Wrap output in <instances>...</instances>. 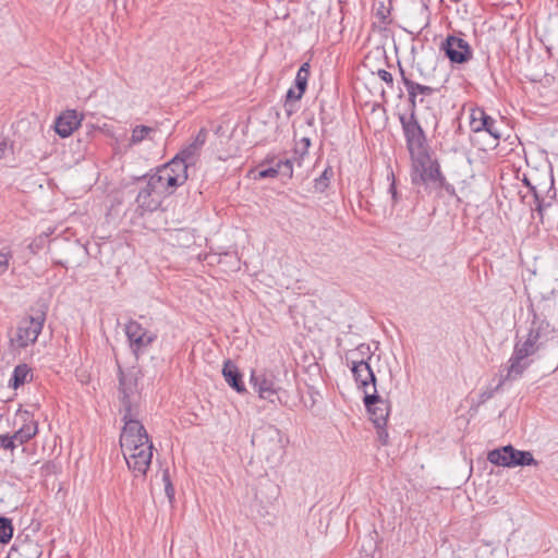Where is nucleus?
<instances>
[{
	"label": "nucleus",
	"instance_id": "nucleus-1",
	"mask_svg": "<svg viewBox=\"0 0 558 558\" xmlns=\"http://www.w3.org/2000/svg\"><path fill=\"white\" fill-rule=\"evenodd\" d=\"M410 157V177L413 185H428L433 183L447 191H453V187L447 183L446 178L442 175L439 162L430 157L428 150Z\"/></svg>",
	"mask_w": 558,
	"mask_h": 558
},
{
	"label": "nucleus",
	"instance_id": "nucleus-2",
	"mask_svg": "<svg viewBox=\"0 0 558 558\" xmlns=\"http://www.w3.org/2000/svg\"><path fill=\"white\" fill-rule=\"evenodd\" d=\"M373 353L371 352L369 345L362 343L351 352L350 357H347V360L350 361V368L354 380L359 389L364 392V396L372 393L374 388H376V376L369 365Z\"/></svg>",
	"mask_w": 558,
	"mask_h": 558
},
{
	"label": "nucleus",
	"instance_id": "nucleus-3",
	"mask_svg": "<svg viewBox=\"0 0 558 558\" xmlns=\"http://www.w3.org/2000/svg\"><path fill=\"white\" fill-rule=\"evenodd\" d=\"M122 421L124 423L120 435L122 453L135 451L144 446H153L144 425L137 420V414H123Z\"/></svg>",
	"mask_w": 558,
	"mask_h": 558
},
{
	"label": "nucleus",
	"instance_id": "nucleus-4",
	"mask_svg": "<svg viewBox=\"0 0 558 558\" xmlns=\"http://www.w3.org/2000/svg\"><path fill=\"white\" fill-rule=\"evenodd\" d=\"M250 385L259 399L267 400L271 403H274L276 399L279 400L278 393L282 390V387L280 386V379L275 369L267 367L251 369Z\"/></svg>",
	"mask_w": 558,
	"mask_h": 558
},
{
	"label": "nucleus",
	"instance_id": "nucleus-5",
	"mask_svg": "<svg viewBox=\"0 0 558 558\" xmlns=\"http://www.w3.org/2000/svg\"><path fill=\"white\" fill-rule=\"evenodd\" d=\"M46 320V314L40 312L35 316H26L17 324L15 333L10 337V345L14 350L25 349L34 344L40 335Z\"/></svg>",
	"mask_w": 558,
	"mask_h": 558
},
{
	"label": "nucleus",
	"instance_id": "nucleus-6",
	"mask_svg": "<svg viewBox=\"0 0 558 558\" xmlns=\"http://www.w3.org/2000/svg\"><path fill=\"white\" fill-rule=\"evenodd\" d=\"M252 444L264 452L266 460L282 456L286 446L281 430L270 424L260 426L254 432Z\"/></svg>",
	"mask_w": 558,
	"mask_h": 558
},
{
	"label": "nucleus",
	"instance_id": "nucleus-7",
	"mask_svg": "<svg viewBox=\"0 0 558 558\" xmlns=\"http://www.w3.org/2000/svg\"><path fill=\"white\" fill-rule=\"evenodd\" d=\"M542 348L529 333L524 341L514 344L513 352L508 360L506 378L518 379L530 366L529 356L534 355Z\"/></svg>",
	"mask_w": 558,
	"mask_h": 558
},
{
	"label": "nucleus",
	"instance_id": "nucleus-8",
	"mask_svg": "<svg viewBox=\"0 0 558 558\" xmlns=\"http://www.w3.org/2000/svg\"><path fill=\"white\" fill-rule=\"evenodd\" d=\"M141 372L135 367L125 371L119 368V392L123 414H136L134 408L140 398L138 381Z\"/></svg>",
	"mask_w": 558,
	"mask_h": 558
},
{
	"label": "nucleus",
	"instance_id": "nucleus-9",
	"mask_svg": "<svg viewBox=\"0 0 558 558\" xmlns=\"http://www.w3.org/2000/svg\"><path fill=\"white\" fill-rule=\"evenodd\" d=\"M487 460L492 464L504 468L538 465V461L534 459L531 451L515 449L512 445L490 450Z\"/></svg>",
	"mask_w": 558,
	"mask_h": 558
},
{
	"label": "nucleus",
	"instance_id": "nucleus-10",
	"mask_svg": "<svg viewBox=\"0 0 558 558\" xmlns=\"http://www.w3.org/2000/svg\"><path fill=\"white\" fill-rule=\"evenodd\" d=\"M400 123L410 156L427 151L426 136L416 119L415 112L411 111L408 117L400 116Z\"/></svg>",
	"mask_w": 558,
	"mask_h": 558
},
{
	"label": "nucleus",
	"instance_id": "nucleus-11",
	"mask_svg": "<svg viewBox=\"0 0 558 558\" xmlns=\"http://www.w3.org/2000/svg\"><path fill=\"white\" fill-rule=\"evenodd\" d=\"M124 332L130 350L136 357L144 354L157 339L156 332L146 329L134 319H130L124 325Z\"/></svg>",
	"mask_w": 558,
	"mask_h": 558
},
{
	"label": "nucleus",
	"instance_id": "nucleus-12",
	"mask_svg": "<svg viewBox=\"0 0 558 558\" xmlns=\"http://www.w3.org/2000/svg\"><path fill=\"white\" fill-rule=\"evenodd\" d=\"M147 180L145 175L138 179L137 181V196L135 198V203L137 206V210L141 215L145 213H153L157 210L165 198V196L156 190L155 186Z\"/></svg>",
	"mask_w": 558,
	"mask_h": 558
},
{
	"label": "nucleus",
	"instance_id": "nucleus-13",
	"mask_svg": "<svg viewBox=\"0 0 558 558\" xmlns=\"http://www.w3.org/2000/svg\"><path fill=\"white\" fill-rule=\"evenodd\" d=\"M551 304L547 299L543 305L542 314L533 313L529 335L542 347L558 336V330L547 320L545 312H550Z\"/></svg>",
	"mask_w": 558,
	"mask_h": 558
},
{
	"label": "nucleus",
	"instance_id": "nucleus-14",
	"mask_svg": "<svg viewBox=\"0 0 558 558\" xmlns=\"http://www.w3.org/2000/svg\"><path fill=\"white\" fill-rule=\"evenodd\" d=\"M470 128L476 134L487 133L492 137L490 148L498 146L501 132L497 126V121L488 116L484 109L476 108L471 111Z\"/></svg>",
	"mask_w": 558,
	"mask_h": 558
},
{
	"label": "nucleus",
	"instance_id": "nucleus-15",
	"mask_svg": "<svg viewBox=\"0 0 558 558\" xmlns=\"http://www.w3.org/2000/svg\"><path fill=\"white\" fill-rule=\"evenodd\" d=\"M364 405L375 427H386L390 415V402L381 398L377 388L363 398Z\"/></svg>",
	"mask_w": 558,
	"mask_h": 558
},
{
	"label": "nucleus",
	"instance_id": "nucleus-16",
	"mask_svg": "<svg viewBox=\"0 0 558 558\" xmlns=\"http://www.w3.org/2000/svg\"><path fill=\"white\" fill-rule=\"evenodd\" d=\"M401 81L404 84L411 111L415 112L417 104H423L426 97L438 93L439 89L433 86L423 85L410 78L404 70L400 68Z\"/></svg>",
	"mask_w": 558,
	"mask_h": 558
},
{
	"label": "nucleus",
	"instance_id": "nucleus-17",
	"mask_svg": "<svg viewBox=\"0 0 558 558\" xmlns=\"http://www.w3.org/2000/svg\"><path fill=\"white\" fill-rule=\"evenodd\" d=\"M154 446H144L135 451L123 453L126 464L133 473L144 476L149 469L153 459Z\"/></svg>",
	"mask_w": 558,
	"mask_h": 558
},
{
	"label": "nucleus",
	"instance_id": "nucleus-18",
	"mask_svg": "<svg viewBox=\"0 0 558 558\" xmlns=\"http://www.w3.org/2000/svg\"><path fill=\"white\" fill-rule=\"evenodd\" d=\"M444 50L452 63H465L472 57L470 45L462 38L449 36L444 44Z\"/></svg>",
	"mask_w": 558,
	"mask_h": 558
},
{
	"label": "nucleus",
	"instance_id": "nucleus-19",
	"mask_svg": "<svg viewBox=\"0 0 558 558\" xmlns=\"http://www.w3.org/2000/svg\"><path fill=\"white\" fill-rule=\"evenodd\" d=\"M82 116L76 110H65L56 120L54 130L61 137L70 136L80 125Z\"/></svg>",
	"mask_w": 558,
	"mask_h": 558
},
{
	"label": "nucleus",
	"instance_id": "nucleus-20",
	"mask_svg": "<svg viewBox=\"0 0 558 558\" xmlns=\"http://www.w3.org/2000/svg\"><path fill=\"white\" fill-rule=\"evenodd\" d=\"M19 418L22 421V425L12 437L14 442L17 441L20 445H23L36 436L38 433V423L27 411L20 413Z\"/></svg>",
	"mask_w": 558,
	"mask_h": 558
},
{
	"label": "nucleus",
	"instance_id": "nucleus-21",
	"mask_svg": "<svg viewBox=\"0 0 558 558\" xmlns=\"http://www.w3.org/2000/svg\"><path fill=\"white\" fill-rule=\"evenodd\" d=\"M147 180L160 192L165 197L171 195L178 186L171 184L172 178L163 170L162 167L156 169L155 172L145 174Z\"/></svg>",
	"mask_w": 558,
	"mask_h": 558
},
{
	"label": "nucleus",
	"instance_id": "nucleus-22",
	"mask_svg": "<svg viewBox=\"0 0 558 558\" xmlns=\"http://www.w3.org/2000/svg\"><path fill=\"white\" fill-rule=\"evenodd\" d=\"M222 376L228 385L233 388L238 393H245L246 387L242 380V374L238 366L231 361L227 360L222 366Z\"/></svg>",
	"mask_w": 558,
	"mask_h": 558
},
{
	"label": "nucleus",
	"instance_id": "nucleus-23",
	"mask_svg": "<svg viewBox=\"0 0 558 558\" xmlns=\"http://www.w3.org/2000/svg\"><path fill=\"white\" fill-rule=\"evenodd\" d=\"M161 167L169 174V177L172 178L171 184H174V186L179 187L186 182L189 178V167H186L185 163H182L179 158H172L169 162L162 165Z\"/></svg>",
	"mask_w": 558,
	"mask_h": 558
},
{
	"label": "nucleus",
	"instance_id": "nucleus-24",
	"mask_svg": "<svg viewBox=\"0 0 558 558\" xmlns=\"http://www.w3.org/2000/svg\"><path fill=\"white\" fill-rule=\"evenodd\" d=\"M199 154L201 150L195 145L190 143L187 146L182 148L173 158H179V160L182 163H185L186 167L190 168L192 166H195V163L198 160Z\"/></svg>",
	"mask_w": 558,
	"mask_h": 558
},
{
	"label": "nucleus",
	"instance_id": "nucleus-25",
	"mask_svg": "<svg viewBox=\"0 0 558 558\" xmlns=\"http://www.w3.org/2000/svg\"><path fill=\"white\" fill-rule=\"evenodd\" d=\"M29 372L31 368L26 364L16 365L10 378L9 386L16 389L24 385Z\"/></svg>",
	"mask_w": 558,
	"mask_h": 558
},
{
	"label": "nucleus",
	"instance_id": "nucleus-26",
	"mask_svg": "<svg viewBox=\"0 0 558 558\" xmlns=\"http://www.w3.org/2000/svg\"><path fill=\"white\" fill-rule=\"evenodd\" d=\"M310 77V64L307 62L303 63L299 71L296 72L295 76V87L298 90L301 92V94H304L307 86V81Z\"/></svg>",
	"mask_w": 558,
	"mask_h": 558
},
{
	"label": "nucleus",
	"instance_id": "nucleus-27",
	"mask_svg": "<svg viewBox=\"0 0 558 558\" xmlns=\"http://www.w3.org/2000/svg\"><path fill=\"white\" fill-rule=\"evenodd\" d=\"M155 132H156V130L150 126L136 125L132 130L131 143L138 144V143L143 142L145 138H151L150 134H153Z\"/></svg>",
	"mask_w": 558,
	"mask_h": 558
},
{
	"label": "nucleus",
	"instance_id": "nucleus-28",
	"mask_svg": "<svg viewBox=\"0 0 558 558\" xmlns=\"http://www.w3.org/2000/svg\"><path fill=\"white\" fill-rule=\"evenodd\" d=\"M293 162H296L299 166H301L300 159L293 158V159H284V160H278L275 165L276 170H278V175H283L287 178H292L293 175Z\"/></svg>",
	"mask_w": 558,
	"mask_h": 558
},
{
	"label": "nucleus",
	"instance_id": "nucleus-29",
	"mask_svg": "<svg viewBox=\"0 0 558 558\" xmlns=\"http://www.w3.org/2000/svg\"><path fill=\"white\" fill-rule=\"evenodd\" d=\"M13 535L12 521L8 518L0 517V542L8 543Z\"/></svg>",
	"mask_w": 558,
	"mask_h": 558
},
{
	"label": "nucleus",
	"instance_id": "nucleus-30",
	"mask_svg": "<svg viewBox=\"0 0 558 558\" xmlns=\"http://www.w3.org/2000/svg\"><path fill=\"white\" fill-rule=\"evenodd\" d=\"M13 259V252L10 247H2L0 250V276L5 274Z\"/></svg>",
	"mask_w": 558,
	"mask_h": 558
},
{
	"label": "nucleus",
	"instance_id": "nucleus-31",
	"mask_svg": "<svg viewBox=\"0 0 558 558\" xmlns=\"http://www.w3.org/2000/svg\"><path fill=\"white\" fill-rule=\"evenodd\" d=\"M509 380L511 379L506 378V375L501 376L496 387H489L480 393V402L484 403L487 400L492 399L495 396V393L505 385V383Z\"/></svg>",
	"mask_w": 558,
	"mask_h": 558
},
{
	"label": "nucleus",
	"instance_id": "nucleus-32",
	"mask_svg": "<svg viewBox=\"0 0 558 558\" xmlns=\"http://www.w3.org/2000/svg\"><path fill=\"white\" fill-rule=\"evenodd\" d=\"M331 177V168L325 169L324 172L317 179H315V190L318 192H324L328 187Z\"/></svg>",
	"mask_w": 558,
	"mask_h": 558
},
{
	"label": "nucleus",
	"instance_id": "nucleus-33",
	"mask_svg": "<svg viewBox=\"0 0 558 558\" xmlns=\"http://www.w3.org/2000/svg\"><path fill=\"white\" fill-rule=\"evenodd\" d=\"M387 180L390 182L389 189H388V193L390 194L391 203L395 206V205H397L400 202L401 196H400V194L397 191L396 177H395V173H393L392 170H390L387 173Z\"/></svg>",
	"mask_w": 558,
	"mask_h": 558
},
{
	"label": "nucleus",
	"instance_id": "nucleus-34",
	"mask_svg": "<svg viewBox=\"0 0 558 558\" xmlns=\"http://www.w3.org/2000/svg\"><path fill=\"white\" fill-rule=\"evenodd\" d=\"M303 94H301L300 90L295 92L293 88H290L288 92H287V101L284 104V107H286V111L288 113V116H291L294 111V109L292 108V104L291 101H299L301 98H302Z\"/></svg>",
	"mask_w": 558,
	"mask_h": 558
},
{
	"label": "nucleus",
	"instance_id": "nucleus-35",
	"mask_svg": "<svg viewBox=\"0 0 558 558\" xmlns=\"http://www.w3.org/2000/svg\"><path fill=\"white\" fill-rule=\"evenodd\" d=\"M376 17L383 23H389L390 7L386 5L383 1L378 3L375 12Z\"/></svg>",
	"mask_w": 558,
	"mask_h": 558
},
{
	"label": "nucleus",
	"instance_id": "nucleus-36",
	"mask_svg": "<svg viewBox=\"0 0 558 558\" xmlns=\"http://www.w3.org/2000/svg\"><path fill=\"white\" fill-rule=\"evenodd\" d=\"M41 549L37 544H27L23 547L22 558H40Z\"/></svg>",
	"mask_w": 558,
	"mask_h": 558
},
{
	"label": "nucleus",
	"instance_id": "nucleus-37",
	"mask_svg": "<svg viewBox=\"0 0 558 558\" xmlns=\"http://www.w3.org/2000/svg\"><path fill=\"white\" fill-rule=\"evenodd\" d=\"M310 146L311 140L308 137H303L299 143H296L294 154L299 157L295 158L301 160L304 155H307Z\"/></svg>",
	"mask_w": 558,
	"mask_h": 558
},
{
	"label": "nucleus",
	"instance_id": "nucleus-38",
	"mask_svg": "<svg viewBox=\"0 0 558 558\" xmlns=\"http://www.w3.org/2000/svg\"><path fill=\"white\" fill-rule=\"evenodd\" d=\"M162 481L165 483V493L169 499L170 502L173 501L174 499V494H175V490H174V487L170 481V475H169V471L168 470H165L163 473H162Z\"/></svg>",
	"mask_w": 558,
	"mask_h": 558
},
{
	"label": "nucleus",
	"instance_id": "nucleus-39",
	"mask_svg": "<svg viewBox=\"0 0 558 558\" xmlns=\"http://www.w3.org/2000/svg\"><path fill=\"white\" fill-rule=\"evenodd\" d=\"M207 140V131L206 129H201L198 133L196 134L195 138L193 140L192 144L195 145L199 150L204 146L205 142Z\"/></svg>",
	"mask_w": 558,
	"mask_h": 558
},
{
	"label": "nucleus",
	"instance_id": "nucleus-40",
	"mask_svg": "<svg viewBox=\"0 0 558 558\" xmlns=\"http://www.w3.org/2000/svg\"><path fill=\"white\" fill-rule=\"evenodd\" d=\"M15 447L12 435H0V448L13 450Z\"/></svg>",
	"mask_w": 558,
	"mask_h": 558
},
{
	"label": "nucleus",
	"instance_id": "nucleus-41",
	"mask_svg": "<svg viewBox=\"0 0 558 558\" xmlns=\"http://www.w3.org/2000/svg\"><path fill=\"white\" fill-rule=\"evenodd\" d=\"M13 153V145L7 140L0 141V160Z\"/></svg>",
	"mask_w": 558,
	"mask_h": 558
},
{
	"label": "nucleus",
	"instance_id": "nucleus-42",
	"mask_svg": "<svg viewBox=\"0 0 558 558\" xmlns=\"http://www.w3.org/2000/svg\"><path fill=\"white\" fill-rule=\"evenodd\" d=\"M378 77L384 81L386 84H388L390 87L393 85V77L392 74L384 69H380L377 71Z\"/></svg>",
	"mask_w": 558,
	"mask_h": 558
},
{
	"label": "nucleus",
	"instance_id": "nucleus-43",
	"mask_svg": "<svg viewBox=\"0 0 558 558\" xmlns=\"http://www.w3.org/2000/svg\"><path fill=\"white\" fill-rule=\"evenodd\" d=\"M259 178H276L278 175V170H276V167H268L259 171L258 173Z\"/></svg>",
	"mask_w": 558,
	"mask_h": 558
},
{
	"label": "nucleus",
	"instance_id": "nucleus-44",
	"mask_svg": "<svg viewBox=\"0 0 558 558\" xmlns=\"http://www.w3.org/2000/svg\"><path fill=\"white\" fill-rule=\"evenodd\" d=\"M377 428V439L383 445L386 446L388 444V432L386 427H376Z\"/></svg>",
	"mask_w": 558,
	"mask_h": 558
},
{
	"label": "nucleus",
	"instance_id": "nucleus-45",
	"mask_svg": "<svg viewBox=\"0 0 558 558\" xmlns=\"http://www.w3.org/2000/svg\"><path fill=\"white\" fill-rule=\"evenodd\" d=\"M530 191L532 192L534 198H535V203H536V209L542 213L543 210V201L541 199V196H539V193L536 189V186H531Z\"/></svg>",
	"mask_w": 558,
	"mask_h": 558
},
{
	"label": "nucleus",
	"instance_id": "nucleus-46",
	"mask_svg": "<svg viewBox=\"0 0 558 558\" xmlns=\"http://www.w3.org/2000/svg\"><path fill=\"white\" fill-rule=\"evenodd\" d=\"M523 183H524L529 189H531V186H533V185L531 184V182H530L526 178H524V179H523Z\"/></svg>",
	"mask_w": 558,
	"mask_h": 558
},
{
	"label": "nucleus",
	"instance_id": "nucleus-47",
	"mask_svg": "<svg viewBox=\"0 0 558 558\" xmlns=\"http://www.w3.org/2000/svg\"><path fill=\"white\" fill-rule=\"evenodd\" d=\"M54 263H56L57 265H60V266L65 267V264H64L63 262H61V260H57V262H54Z\"/></svg>",
	"mask_w": 558,
	"mask_h": 558
},
{
	"label": "nucleus",
	"instance_id": "nucleus-48",
	"mask_svg": "<svg viewBox=\"0 0 558 558\" xmlns=\"http://www.w3.org/2000/svg\"><path fill=\"white\" fill-rule=\"evenodd\" d=\"M551 294H553L554 296H558V290H557V291L553 290V291H551Z\"/></svg>",
	"mask_w": 558,
	"mask_h": 558
}]
</instances>
